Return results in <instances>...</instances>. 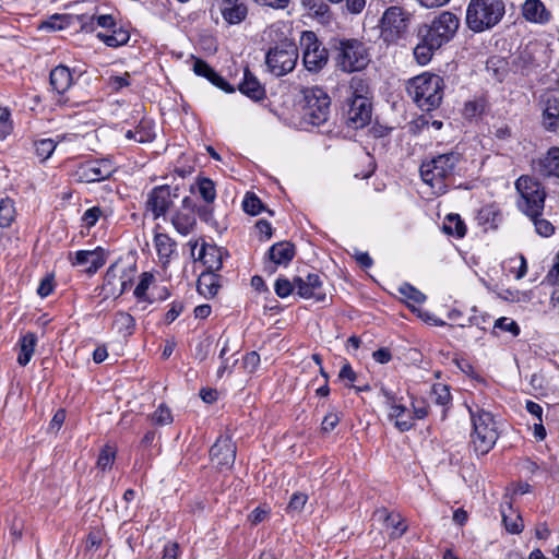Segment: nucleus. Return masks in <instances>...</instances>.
<instances>
[{
  "mask_svg": "<svg viewBox=\"0 0 559 559\" xmlns=\"http://www.w3.org/2000/svg\"><path fill=\"white\" fill-rule=\"evenodd\" d=\"M151 420L156 425H169L173 423V415L165 404H160L152 414Z\"/></svg>",
  "mask_w": 559,
  "mask_h": 559,
  "instance_id": "51",
  "label": "nucleus"
},
{
  "mask_svg": "<svg viewBox=\"0 0 559 559\" xmlns=\"http://www.w3.org/2000/svg\"><path fill=\"white\" fill-rule=\"evenodd\" d=\"M102 214H103V211L100 207H98V206L91 207L85 211V213L83 215V221L85 222V225L87 227H92L96 224V222L99 219Z\"/></svg>",
  "mask_w": 559,
  "mask_h": 559,
  "instance_id": "60",
  "label": "nucleus"
},
{
  "mask_svg": "<svg viewBox=\"0 0 559 559\" xmlns=\"http://www.w3.org/2000/svg\"><path fill=\"white\" fill-rule=\"evenodd\" d=\"M515 188L520 194L518 206L528 217L540 215L544 210L546 193L542 185L530 176H521Z\"/></svg>",
  "mask_w": 559,
  "mask_h": 559,
  "instance_id": "6",
  "label": "nucleus"
},
{
  "mask_svg": "<svg viewBox=\"0 0 559 559\" xmlns=\"http://www.w3.org/2000/svg\"><path fill=\"white\" fill-rule=\"evenodd\" d=\"M223 19L228 24H239L247 14L248 8L242 0H217Z\"/></svg>",
  "mask_w": 559,
  "mask_h": 559,
  "instance_id": "23",
  "label": "nucleus"
},
{
  "mask_svg": "<svg viewBox=\"0 0 559 559\" xmlns=\"http://www.w3.org/2000/svg\"><path fill=\"white\" fill-rule=\"evenodd\" d=\"M298 60L297 46L290 40H284L270 48L265 57L267 70L275 76L292 72Z\"/></svg>",
  "mask_w": 559,
  "mask_h": 559,
  "instance_id": "9",
  "label": "nucleus"
},
{
  "mask_svg": "<svg viewBox=\"0 0 559 559\" xmlns=\"http://www.w3.org/2000/svg\"><path fill=\"white\" fill-rule=\"evenodd\" d=\"M399 293L404 297V299L408 304L413 302L420 305L426 300V296L420 290H418L416 287L408 283H403L399 287Z\"/></svg>",
  "mask_w": 559,
  "mask_h": 559,
  "instance_id": "43",
  "label": "nucleus"
},
{
  "mask_svg": "<svg viewBox=\"0 0 559 559\" xmlns=\"http://www.w3.org/2000/svg\"><path fill=\"white\" fill-rule=\"evenodd\" d=\"M349 100L369 99L370 100V88L368 82L360 76H353L348 86Z\"/></svg>",
  "mask_w": 559,
  "mask_h": 559,
  "instance_id": "37",
  "label": "nucleus"
},
{
  "mask_svg": "<svg viewBox=\"0 0 559 559\" xmlns=\"http://www.w3.org/2000/svg\"><path fill=\"white\" fill-rule=\"evenodd\" d=\"M36 155L44 162L48 159L57 147V143L52 139H41L35 142Z\"/></svg>",
  "mask_w": 559,
  "mask_h": 559,
  "instance_id": "44",
  "label": "nucleus"
},
{
  "mask_svg": "<svg viewBox=\"0 0 559 559\" xmlns=\"http://www.w3.org/2000/svg\"><path fill=\"white\" fill-rule=\"evenodd\" d=\"M462 155L456 151L440 154L420 166V176L437 193L447 190L445 180L453 176Z\"/></svg>",
  "mask_w": 559,
  "mask_h": 559,
  "instance_id": "2",
  "label": "nucleus"
},
{
  "mask_svg": "<svg viewBox=\"0 0 559 559\" xmlns=\"http://www.w3.org/2000/svg\"><path fill=\"white\" fill-rule=\"evenodd\" d=\"M469 415L473 424L471 444L476 454L485 455L499 438L497 423L490 412L478 407L475 411L469 408Z\"/></svg>",
  "mask_w": 559,
  "mask_h": 559,
  "instance_id": "4",
  "label": "nucleus"
},
{
  "mask_svg": "<svg viewBox=\"0 0 559 559\" xmlns=\"http://www.w3.org/2000/svg\"><path fill=\"white\" fill-rule=\"evenodd\" d=\"M390 419L394 420L395 427L404 432L408 431L414 426V416L409 409L404 405L392 402L389 412Z\"/></svg>",
  "mask_w": 559,
  "mask_h": 559,
  "instance_id": "27",
  "label": "nucleus"
},
{
  "mask_svg": "<svg viewBox=\"0 0 559 559\" xmlns=\"http://www.w3.org/2000/svg\"><path fill=\"white\" fill-rule=\"evenodd\" d=\"M102 27L105 31L97 34V38L108 47H120L130 39V34L122 26H118L111 14L96 15V28Z\"/></svg>",
  "mask_w": 559,
  "mask_h": 559,
  "instance_id": "14",
  "label": "nucleus"
},
{
  "mask_svg": "<svg viewBox=\"0 0 559 559\" xmlns=\"http://www.w3.org/2000/svg\"><path fill=\"white\" fill-rule=\"evenodd\" d=\"M487 73L498 82H502L508 74V62L501 57H491L486 62Z\"/></svg>",
  "mask_w": 559,
  "mask_h": 559,
  "instance_id": "38",
  "label": "nucleus"
},
{
  "mask_svg": "<svg viewBox=\"0 0 559 559\" xmlns=\"http://www.w3.org/2000/svg\"><path fill=\"white\" fill-rule=\"evenodd\" d=\"M200 197L209 204L216 199V190L214 182L209 178H201L197 182Z\"/></svg>",
  "mask_w": 559,
  "mask_h": 559,
  "instance_id": "42",
  "label": "nucleus"
},
{
  "mask_svg": "<svg viewBox=\"0 0 559 559\" xmlns=\"http://www.w3.org/2000/svg\"><path fill=\"white\" fill-rule=\"evenodd\" d=\"M36 335L34 333L25 334L20 341V353L17 356V362L21 366H26L35 350L36 346Z\"/></svg>",
  "mask_w": 559,
  "mask_h": 559,
  "instance_id": "36",
  "label": "nucleus"
},
{
  "mask_svg": "<svg viewBox=\"0 0 559 559\" xmlns=\"http://www.w3.org/2000/svg\"><path fill=\"white\" fill-rule=\"evenodd\" d=\"M540 215H535V217H530L535 226L536 233L542 237H550L555 233V226L547 219L540 218Z\"/></svg>",
  "mask_w": 559,
  "mask_h": 559,
  "instance_id": "49",
  "label": "nucleus"
},
{
  "mask_svg": "<svg viewBox=\"0 0 559 559\" xmlns=\"http://www.w3.org/2000/svg\"><path fill=\"white\" fill-rule=\"evenodd\" d=\"M116 459V449L109 444H106L99 453L97 460V467L102 471L111 468Z\"/></svg>",
  "mask_w": 559,
  "mask_h": 559,
  "instance_id": "45",
  "label": "nucleus"
},
{
  "mask_svg": "<svg viewBox=\"0 0 559 559\" xmlns=\"http://www.w3.org/2000/svg\"><path fill=\"white\" fill-rule=\"evenodd\" d=\"M53 290V282L51 277H45L40 281L39 286L37 288V294L45 298L49 296Z\"/></svg>",
  "mask_w": 559,
  "mask_h": 559,
  "instance_id": "64",
  "label": "nucleus"
},
{
  "mask_svg": "<svg viewBox=\"0 0 559 559\" xmlns=\"http://www.w3.org/2000/svg\"><path fill=\"white\" fill-rule=\"evenodd\" d=\"M76 21L81 31L92 33L96 29V14H81L76 15Z\"/></svg>",
  "mask_w": 559,
  "mask_h": 559,
  "instance_id": "57",
  "label": "nucleus"
},
{
  "mask_svg": "<svg viewBox=\"0 0 559 559\" xmlns=\"http://www.w3.org/2000/svg\"><path fill=\"white\" fill-rule=\"evenodd\" d=\"M12 130L11 112L8 108H0V140L7 139Z\"/></svg>",
  "mask_w": 559,
  "mask_h": 559,
  "instance_id": "53",
  "label": "nucleus"
},
{
  "mask_svg": "<svg viewBox=\"0 0 559 559\" xmlns=\"http://www.w3.org/2000/svg\"><path fill=\"white\" fill-rule=\"evenodd\" d=\"M134 275L133 266L120 261L115 262L105 274L99 295L103 299L118 298L131 286Z\"/></svg>",
  "mask_w": 559,
  "mask_h": 559,
  "instance_id": "8",
  "label": "nucleus"
},
{
  "mask_svg": "<svg viewBox=\"0 0 559 559\" xmlns=\"http://www.w3.org/2000/svg\"><path fill=\"white\" fill-rule=\"evenodd\" d=\"M260 364V356L257 352L248 353L243 358V367L253 372Z\"/></svg>",
  "mask_w": 559,
  "mask_h": 559,
  "instance_id": "61",
  "label": "nucleus"
},
{
  "mask_svg": "<svg viewBox=\"0 0 559 559\" xmlns=\"http://www.w3.org/2000/svg\"><path fill=\"white\" fill-rule=\"evenodd\" d=\"M502 522L506 530L512 534H519L523 530V523L520 514L512 510L509 502L501 506Z\"/></svg>",
  "mask_w": 559,
  "mask_h": 559,
  "instance_id": "35",
  "label": "nucleus"
},
{
  "mask_svg": "<svg viewBox=\"0 0 559 559\" xmlns=\"http://www.w3.org/2000/svg\"><path fill=\"white\" fill-rule=\"evenodd\" d=\"M299 46L302 51V62L305 68L310 72H319L329 60L328 49L318 39L317 35L311 31L301 33Z\"/></svg>",
  "mask_w": 559,
  "mask_h": 559,
  "instance_id": "10",
  "label": "nucleus"
},
{
  "mask_svg": "<svg viewBox=\"0 0 559 559\" xmlns=\"http://www.w3.org/2000/svg\"><path fill=\"white\" fill-rule=\"evenodd\" d=\"M106 262L104 250L98 247L95 250H80L75 253L73 265H88L86 272L96 273Z\"/></svg>",
  "mask_w": 559,
  "mask_h": 559,
  "instance_id": "24",
  "label": "nucleus"
},
{
  "mask_svg": "<svg viewBox=\"0 0 559 559\" xmlns=\"http://www.w3.org/2000/svg\"><path fill=\"white\" fill-rule=\"evenodd\" d=\"M340 419H341V417H340L338 413H336L335 411L329 412L324 416V418L321 423L322 431H324V432L332 431L338 425Z\"/></svg>",
  "mask_w": 559,
  "mask_h": 559,
  "instance_id": "58",
  "label": "nucleus"
},
{
  "mask_svg": "<svg viewBox=\"0 0 559 559\" xmlns=\"http://www.w3.org/2000/svg\"><path fill=\"white\" fill-rule=\"evenodd\" d=\"M522 16L535 24H547L551 20V11L542 0H525L521 8Z\"/></svg>",
  "mask_w": 559,
  "mask_h": 559,
  "instance_id": "22",
  "label": "nucleus"
},
{
  "mask_svg": "<svg viewBox=\"0 0 559 559\" xmlns=\"http://www.w3.org/2000/svg\"><path fill=\"white\" fill-rule=\"evenodd\" d=\"M116 171L114 163L107 158L86 160L78 166L74 177L80 182H99L108 179Z\"/></svg>",
  "mask_w": 559,
  "mask_h": 559,
  "instance_id": "13",
  "label": "nucleus"
},
{
  "mask_svg": "<svg viewBox=\"0 0 559 559\" xmlns=\"http://www.w3.org/2000/svg\"><path fill=\"white\" fill-rule=\"evenodd\" d=\"M444 81L433 73L425 72L409 80L407 91L424 111L438 108L443 98Z\"/></svg>",
  "mask_w": 559,
  "mask_h": 559,
  "instance_id": "1",
  "label": "nucleus"
},
{
  "mask_svg": "<svg viewBox=\"0 0 559 559\" xmlns=\"http://www.w3.org/2000/svg\"><path fill=\"white\" fill-rule=\"evenodd\" d=\"M154 246L159 262L165 267L176 252V242L168 235L159 233L154 237Z\"/></svg>",
  "mask_w": 559,
  "mask_h": 559,
  "instance_id": "30",
  "label": "nucleus"
},
{
  "mask_svg": "<svg viewBox=\"0 0 559 559\" xmlns=\"http://www.w3.org/2000/svg\"><path fill=\"white\" fill-rule=\"evenodd\" d=\"M308 500V496L304 492H295L288 503L287 510L289 512H300Z\"/></svg>",
  "mask_w": 559,
  "mask_h": 559,
  "instance_id": "55",
  "label": "nucleus"
},
{
  "mask_svg": "<svg viewBox=\"0 0 559 559\" xmlns=\"http://www.w3.org/2000/svg\"><path fill=\"white\" fill-rule=\"evenodd\" d=\"M193 71L197 75L207 79L213 85L217 86L222 91L227 93L234 92L228 82L225 81L219 74H217L213 68H211L205 61L197 59L193 64Z\"/></svg>",
  "mask_w": 559,
  "mask_h": 559,
  "instance_id": "25",
  "label": "nucleus"
},
{
  "mask_svg": "<svg viewBox=\"0 0 559 559\" xmlns=\"http://www.w3.org/2000/svg\"><path fill=\"white\" fill-rule=\"evenodd\" d=\"M195 223L194 203L191 198L185 197L180 209L171 217V224L179 234L186 236L193 230Z\"/></svg>",
  "mask_w": 559,
  "mask_h": 559,
  "instance_id": "18",
  "label": "nucleus"
},
{
  "mask_svg": "<svg viewBox=\"0 0 559 559\" xmlns=\"http://www.w3.org/2000/svg\"><path fill=\"white\" fill-rule=\"evenodd\" d=\"M242 209L250 215H258L263 210L261 200L253 193H247L242 201Z\"/></svg>",
  "mask_w": 559,
  "mask_h": 559,
  "instance_id": "47",
  "label": "nucleus"
},
{
  "mask_svg": "<svg viewBox=\"0 0 559 559\" xmlns=\"http://www.w3.org/2000/svg\"><path fill=\"white\" fill-rule=\"evenodd\" d=\"M408 25V14L402 8L390 7L381 19V37L386 43H395L406 35Z\"/></svg>",
  "mask_w": 559,
  "mask_h": 559,
  "instance_id": "12",
  "label": "nucleus"
},
{
  "mask_svg": "<svg viewBox=\"0 0 559 559\" xmlns=\"http://www.w3.org/2000/svg\"><path fill=\"white\" fill-rule=\"evenodd\" d=\"M506 13L503 0H471L466 9V25L480 33L496 26Z\"/></svg>",
  "mask_w": 559,
  "mask_h": 559,
  "instance_id": "3",
  "label": "nucleus"
},
{
  "mask_svg": "<svg viewBox=\"0 0 559 559\" xmlns=\"http://www.w3.org/2000/svg\"><path fill=\"white\" fill-rule=\"evenodd\" d=\"M15 214L14 202L9 198L2 199L0 201V227H10L15 219Z\"/></svg>",
  "mask_w": 559,
  "mask_h": 559,
  "instance_id": "40",
  "label": "nucleus"
},
{
  "mask_svg": "<svg viewBox=\"0 0 559 559\" xmlns=\"http://www.w3.org/2000/svg\"><path fill=\"white\" fill-rule=\"evenodd\" d=\"M109 86L115 90L119 91L122 87L130 85V74L128 72L121 74V75H111L108 79Z\"/></svg>",
  "mask_w": 559,
  "mask_h": 559,
  "instance_id": "59",
  "label": "nucleus"
},
{
  "mask_svg": "<svg viewBox=\"0 0 559 559\" xmlns=\"http://www.w3.org/2000/svg\"><path fill=\"white\" fill-rule=\"evenodd\" d=\"M439 47H432L431 43L429 40H426V34L423 37V41L417 44L414 48V57L416 61L424 66L427 64L433 55V50L438 49Z\"/></svg>",
  "mask_w": 559,
  "mask_h": 559,
  "instance_id": "41",
  "label": "nucleus"
},
{
  "mask_svg": "<svg viewBox=\"0 0 559 559\" xmlns=\"http://www.w3.org/2000/svg\"><path fill=\"white\" fill-rule=\"evenodd\" d=\"M346 124L352 129H361L366 127L372 115V104L369 99H357L346 102Z\"/></svg>",
  "mask_w": 559,
  "mask_h": 559,
  "instance_id": "16",
  "label": "nucleus"
},
{
  "mask_svg": "<svg viewBox=\"0 0 559 559\" xmlns=\"http://www.w3.org/2000/svg\"><path fill=\"white\" fill-rule=\"evenodd\" d=\"M379 519L384 522V527L389 532L390 538L395 539L401 537L406 532V525L400 514L388 513L386 510L377 512Z\"/></svg>",
  "mask_w": 559,
  "mask_h": 559,
  "instance_id": "32",
  "label": "nucleus"
},
{
  "mask_svg": "<svg viewBox=\"0 0 559 559\" xmlns=\"http://www.w3.org/2000/svg\"><path fill=\"white\" fill-rule=\"evenodd\" d=\"M493 328L510 332L513 336H516L520 333L518 323L514 320L506 317L497 319L493 323Z\"/></svg>",
  "mask_w": 559,
  "mask_h": 559,
  "instance_id": "54",
  "label": "nucleus"
},
{
  "mask_svg": "<svg viewBox=\"0 0 559 559\" xmlns=\"http://www.w3.org/2000/svg\"><path fill=\"white\" fill-rule=\"evenodd\" d=\"M431 395L435 402L439 405H447L451 401V393L448 385L436 383L431 388Z\"/></svg>",
  "mask_w": 559,
  "mask_h": 559,
  "instance_id": "48",
  "label": "nucleus"
},
{
  "mask_svg": "<svg viewBox=\"0 0 559 559\" xmlns=\"http://www.w3.org/2000/svg\"><path fill=\"white\" fill-rule=\"evenodd\" d=\"M134 130L138 136L136 142L139 143H147L155 138L153 124L150 121L141 120Z\"/></svg>",
  "mask_w": 559,
  "mask_h": 559,
  "instance_id": "46",
  "label": "nucleus"
},
{
  "mask_svg": "<svg viewBox=\"0 0 559 559\" xmlns=\"http://www.w3.org/2000/svg\"><path fill=\"white\" fill-rule=\"evenodd\" d=\"M459 26V17L450 11H443L427 28L426 40H429L432 47H441L455 35Z\"/></svg>",
  "mask_w": 559,
  "mask_h": 559,
  "instance_id": "11",
  "label": "nucleus"
},
{
  "mask_svg": "<svg viewBox=\"0 0 559 559\" xmlns=\"http://www.w3.org/2000/svg\"><path fill=\"white\" fill-rule=\"evenodd\" d=\"M443 231L456 238H463L466 234V226L457 214H449L443 223Z\"/></svg>",
  "mask_w": 559,
  "mask_h": 559,
  "instance_id": "39",
  "label": "nucleus"
},
{
  "mask_svg": "<svg viewBox=\"0 0 559 559\" xmlns=\"http://www.w3.org/2000/svg\"><path fill=\"white\" fill-rule=\"evenodd\" d=\"M485 108L486 104L481 98L468 100L464 105L463 114L466 118H474L481 115L485 111Z\"/></svg>",
  "mask_w": 559,
  "mask_h": 559,
  "instance_id": "50",
  "label": "nucleus"
},
{
  "mask_svg": "<svg viewBox=\"0 0 559 559\" xmlns=\"http://www.w3.org/2000/svg\"><path fill=\"white\" fill-rule=\"evenodd\" d=\"M73 84L70 69L66 66H58L50 72V85L58 94L63 95Z\"/></svg>",
  "mask_w": 559,
  "mask_h": 559,
  "instance_id": "29",
  "label": "nucleus"
},
{
  "mask_svg": "<svg viewBox=\"0 0 559 559\" xmlns=\"http://www.w3.org/2000/svg\"><path fill=\"white\" fill-rule=\"evenodd\" d=\"M295 253V246L289 241L276 242L269 249V258L276 265H287Z\"/></svg>",
  "mask_w": 559,
  "mask_h": 559,
  "instance_id": "26",
  "label": "nucleus"
},
{
  "mask_svg": "<svg viewBox=\"0 0 559 559\" xmlns=\"http://www.w3.org/2000/svg\"><path fill=\"white\" fill-rule=\"evenodd\" d=\"M177 190V188L173 189L171 187L164 185L155 187L148 192L145 209L147 212L152 213L154 219L166 214L173 204L174 199L178 197Z\"/></svg>",
  "mask_w": 559,
  "mask_h": 559,
  "instance_id": "15",
  "label": "nucleus"
},
{
  "mask_svg": "<svg viewBox=\"0 0 559 559\" xmlns=\"http://www.w3.org/2000/svg\"><path fill=\"white\" fill-rule=\"evenodd\" d=\"M294 288H296L295 284L289 282L287 278H278L274 286L276 295L281 298L289 296Z\"/></svg>",
  "mask_w": 559,
  "mask_h": 559,
  "instance_id": "56",
  "label": "nucleus"
},
{
  "mask_svg": "<svg viewBox=\"0 0 559 559\" xmlns=\"http://www.w3.org/2000/svg\"><path fill=\"white\" fill-rule=\"evenodd\" d=\"M199 260L206 266V271L216 273L223 266V252L215 246H203L199 254Z\"/></svg>",
  "mask_w": 559,
  "mask_h": 559,
  "instance_id": "33",
  "label": "nucleus"
},
{
  "mask_svg": "<svg viewBox=\"0 0 559 559\" xmlns=\"http://www.w3.org/2000/svg\"><path fill=\"white\" fill-rule=\"evenodd\" d=\"M337 66L343 72L364 70L370 62V55L365 44L358 39H342L337 46Z\"/></svg>",
  "mask_w": 559,
  "mask_h": 559,
  "instance_id": "7",
  "label": "nucleus"
},
{
  "mask_svg": "<svg viewBox=\"0 0 559 559\" xmlns=\"http://www.w3.org/2000/svg\"><path fill=\"white\" fill-rule=\"evenodd\" d=\"M111 328L123 337L130 336L134 332L135 320L130 313L119 311L115 314Z\"/></svg>",
  "mask_w": 559,
  "mask_h": 559,
  "instance_id": "34",
  "label": "nucleus"
},
{
  "mask_svg": "<svg viewBox=\"0 0 559 559\" xmlns=\"http://www.w3.org/2000/svg\"><path fill=\"white\" fill-rule=\"evenodd\" d=\"M338 378L343 381H348L349 386H353V383L357 379V374L349 364H345L340 370Z\"/></svg>",
  "mask_w": 559,
  "mask_h": 559,
  "instance_id": "62",
  "label": "nucleus"
},
{
  "mask_svg": "<svg viewBox=\"0 0 559 559\" xmlns=\"http://www.w3.org/2000/svg\"><path fill=\"white\" fill-rule=\"evenodd\" d=\"M210 457L218 468H230L236 459V447L231 438L221 436L211 448Z\"/></svg>",
  "mask_w": 559,
  "mask_h": 559,
  "instance_id": "17",
  "label": "nucleus"
},
{
  "mask_svg": "<svg viewBox=\"0 0 559 559\" xmlns=\"http://www.w3.org/2000/svg\"><path fill=\"white\" fill-rule=\"evenodd\" d=\"M103 542V534L100 531H92L90 532V534L87 535V538H86V548L92 550V549H97L100 544Z\"/></svg>",
  "mask_w": 559,
  "mask_h": 559,
  "instance_id": "63",
  "label": "nucleus"
},
{
  "mask_svg": "<svg viewBox=\"0 0 559 559\" xmlns=\"http://www.w3.org/2000/svg\"><path fill=\"white\" fill-rule=\"evenodd\" d=\"M543 124L547 130L559 128V91H548L543 95Z\"/></svg>",
  "mask_w": 559,
  "mask_h": 559,
  "instance_id": "21",
  "label": "nucleus"
},
{
  "mask_svg": "<svg viewBox=\"0 0 559 559\" xmlns=\"http://www.w3.org/2000/svg\"><path fill=\"white\" fill-rule=\"evenodd\" d=\"M297 294L305 299H314L316 301H324L325 293L322 288V281L318 274L310 273L302 277L294 278Z\"/></svg>",
  "mask_w": 559,
  "mask_h": 559,
  "instance_id": "19",
  "label": "nucleus"
},
{
  "mask_svg": "<svg viewBox=\"0 0 559 559\" xmlns=\"http://www.w3.org/2000/svg\"><path fill=\"white\" fill-rule=\"evenodd\" d=\"M197 288L205 298H213L221 288V276L211 271H204L198 278Z\"/></svg>",
  "mask_w": 559,
  "mask_h": 559,
  "instance_id": "28",
  "label": "nucleus"
},
{
  "mask_svg": "<svg viewBox=\"0 0 559 559\" xmlns=\"http://www.w3.org/2000/svg\"><path fill=\"white\" fill-rule=\"evenodd\" d=\"M534 170L542 177L559 179V147H550L546 154L533 162Z\"/></svg>",
  "mask_w": 559,
  "mask_h": 559,
  "instance_id": "20",
  "label": "nucleus"
},
{
  "mask_svg": "<svg viewBox=\"0 0 559 559\" xmlns=\"http://www.w3.org/2000/svg\"><path fill=\"white\" fill-rule=\"evenodd\" d=\"M304 97V120L314 127L325 123L330 116V96L321 87L312 86L301 90Z\"/></svg>",
  "mask_w": 559,
  "mask_h": 559,
  "instance_id": "5",
  "label": "nucleus"
},
{
  "mask_svg": "<svg viewBox=\"0 0 559 559\" xmlns=\"http://www.w3.org/2000/svg\"><path fill=\"white\" fill-rule=\"evenodd\" d=\"M154 276L148 272H144L141 275L140 282L134 289V296L140 300H146V290L153 283Z\"/></svg>",
  "mask_w": 559,
  "mask_h": 559,
  "instance_id": "52",
  "label": "nucleus"
},
{
  "mask_svg": "<svg viewBox=\"0 0 559 559\" xmlns=\"http://www.w3.org/2000/svg\"><path fill=\"white\" fill-rule=\"evenodd\" d=\"M239 91L253 100H260L265 95L264 87L248 69H245L243 80L239 84Z\"/></svg>",
  "mask_w": 559,
  "mask_h": 559,
  "instance_id": "31",
  "label": "nucleus"
}]
</instances>
